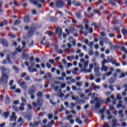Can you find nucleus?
Returning <instances> with one entry per match:
<instances>
[{
	"instance_id": "f704fd0d",
	"label": "nucleus",
	"mask_w": 127,
	"mask_h": 127,
	"mask_svg": "<svg viewBox=\"0 0 127 127\" xmlns=\"http://www.w3.org/2000/svg\"><path fill=\"white\" fill-rule=\"evenodd\" d=\"M121 51L123 52H124L125 54H127V49H126L124 47H122L121 49Z\"/></svg>"
},
{
	"instance_id": "4be33fe9",
	"label": "nucleus",
	"mask_w": 127,
	"mask_h": 127,
	"mask_svg": "<svg viewBox=\"0 0 127 127\" xmlns=\"http://www.w3.org/2000/svg\"><path fill=\"white\" fill-rule=\"evenodd\" d=\"M41 123V121L35 122L34 124H32V123L30 124V127H37V126H39V124Z\"/></svg>"
},
{
	"instance_id": "052dcab7",
	"label": "nucleus",
	"mask_w": 127,
	"mask_h": 127,
	"mask_svg": "<svg viewBox=\"0 0 127 127\" xmlns=\"http://www.w3.org/2000/svg\"><path fill=\"white\" fill-rule=\"evenodd\" d=\"M53 125H54V121H52L50 123H49L48 126L49 127H51V126H53Z\"/></svg>"
},
{
	"instance_id": "0e129e2a",
	"label": "nucleus",
	"mask_w": 127,
	"mask_h": 127,
	"mask_svg": "<svg viewBox=\"0 0 127 127\" xmlns=\"http://www.w3.org/2000/svg\"><path fill=\"white\" fill-rule=\"evenodd\" d=\"M88 45H89V47H93V46L94 45V43L93 42H90L88 44Z\"/></svg>"
},
{
	"instance_id": "ddd939ff",
	"label": "nucleus",
	"mask_w": 127,
	"mask_h": 127,
	"mask_svg": "<svg viewBox=\"0 0 127 127\" xmlns=\"http://www.w3.org/2000/svg\"><path fill=\"white\" fill-rule=\"evenodd\" d=\"M55 5L58 6V7H63L64 5V1L63 0L57 1L55 3Z\"/></svg>"
},
{
	"instance_id": "338daca9",
	"label": "nucleus",
	"mask_w": 127,
	"mask_h": 127,
	"mask_svg": "<svg viewBox=\"0 0 127 127\" xmlns=\"http://www.w3.org/2000/svg\"><path fill=\"white\" fill-rule=\"evenodd\" d=\"M26 81H29L30 80V76H27L25 78Z\"/></svg>"
},
{
	"instance_id": "774afa93",
	"label": "nucleus",
	"mask_w": 127,
	"mask_h": 127,
	"mask_svg": "<svg viewBox=\"0 0 127 127\" xmlns=\"http://www.w3.org/2000/svg\"><path fill=\"white\" fill-rule=\"evenodd\" d=\"M95 82L96 83H100L101 82V78H97L96 80H95Z\"/></svg>"
},
{
	"instance_id": "dca6fc26",
	"label": "nucleus",
	"mask_w": 127,
	"mask_h": 127,
	"mask_svg": "<svg viewBox=\"0 0 127 127\" xmlns=\"http://www.w3.org/2000/svg\"><path fill=\"white\" fill-rule=\"evenodd\" d=\"M85 27L86 30L89 32V33H93V28L92 27H89V25L88 24H85Z\"/></svg>"
},
{
	"instance_id": "69168bd1",
	"label": "nucleus",
	"mask_w": 127,
	"mask_h": 127,
	"mask_svg": "<svg viewBox=\"0 0 127 127\" xmlns=\"http://www.w3.org/2000/svg\"><path fill=\"white\" fill-rule=\"evenodd\" d=\"M35 62H36V63H39L40 62V59H39V58H36L35 59Z\"/></svg>"
},
{
	"instance_id": "bf43d9fd",
	"label": "nucleus",
	"mask_w": 127,
	"mask_h": 127,
	"mask_svg": "<svg viewBox=\"0 0 127 127\" xmlns=\"http://www.w3.org/2000/svg\"><path fill=\"white\" fill-rule=\"evenodd\" d=\"M34 33V31L33 29H31L30 31L29 32V34L32 35Z\"/></svg>"
},
{
	"instance_id": "9b49d317",
	"label": "nucleus",
	"mask_w": 127,
	"mask_h": 127,
	"mask_svg": "<svg viewBox=\"0 0 127 127\" xmlns=\"http://www.w3.org/2000/svg\"><path fill=\"white\" fill-rule=\"evenodd\" d=\"M17 83L22 89L25 90L27 88V86L25 84V82L24 81H20V80H17Z\"/></svg>"
},
{
	"instance_id": "f257e3e1",
	"label": "nucleus",
	"mask_w": 127,
	"mask_h": 127,
	"mask_svg": "<svg viewBox=\"0 0 127 127\" xmlns=\"http://www.w3.org/2000/svg\"><path fill=\"white\" fill-rule=\"evenodd\" d=\"M80 62L81 63L79 64V68H81V72H83L84 73H91L92 72V70H93V68H94V65L93 64H89V68L87 69V67H88V65H89V61H85V59H80ZM84 66V67L83 68V65Z\"/></svg>"
},
{
	"instance_id": "6e6d98bb",
	"label": "nucleus",
	"mask_w": 127,
	"mask_h": 127,
	"mask_svg": "<svg viewBox=\"0 0 127 127\" xmlns=\"http://www.w3.org/2000/svg\"><path fill=\"white\" fill-rule=\"evenodd\" d=\"M109 89H110L111 91H114V85H110L109 86Z\"/></svg>"
},
{
	"instance_id": "7c9ffc66",
	"label": "nucleus",
	"mask_w": 127,
	"mask_h": 127,
	"mask_svg": "<svg viewBox=\"0 0 127 127\" xmlns=\"http://www.w3.org/2000/svg\"><path fill=\"white\" fill-rule=\"evenodd\" d=\"M28 58H29V55L28 54H24L23 55V59L26 60L27 59H28Z\"/></svg>"
},
{
	"instance_id": "c756f323",
	"label": "nucleus",
	"mask_w": 127,
	"mask_h": 127,
	"mask_svg": "<svg viewBox=\"0 0 127 127\" xmlns=\"http://www.w3.org/2000/svg\"><path fill=\"white\" fill-rule=\"evenodd\" d=\"M28 71L29 72H30V73H32L33 72H36L37 69L36 68H31V67H29L28 68Z\"/></svg>"
},
{
	"instance_id": "864d4df0",
	"label": "nucleus",
	"mask_w": 127,
	"mask_h": 127,
	"mask_svg": "<svg viewBox=\"0 0 127 127\" xmlns=\"http://www.w3.org/2000/svg\"><path fill=\"white\" fill-rule=\"evenodd\" d=\"M73 118V116L69 115L67 118L66 119L67 121H70Z\"/></svg>"
},
{
	"instance_id": "ea45409f",
	"label": "nucleus",
	"mask_w": 127,
	"mask_h": 127,
	"mask_svg": "<svg viewBox=\"0 0 127 127\" xmlns=\"http://www.w3.org/2000/svg\"><path fill=\"white\" fill-rule=\"evenodd\" d=\"M8 116H9V113H8V112L4 113V117L5 119H7V118H8Z\"/></svg>"
},
{
	"instance_id": "2eb2a0df",
	"label": "nucleus",
	"mask_w": 127,
	"mask_h": 127,
	"mask_svg": "<svg viewBox=\"0 0 127 127\" xmlns=\"http://www.w3.org/2000/svg\"><path fill=\"white\" fill-rule=\"evenodd\" d=\"M17 117L15 116L14 112L12 113V116L10 117V122H15L16 121Z\"/></svg>"
},
{
	"instance_id": "09e8293b",
	"label": "nucleus",
	"mask_w": 127,
	"mask_h": 127,
	"mask_svg": "<svg viewBox=\"0 0 127 127\" xmlns=\"http://www.w3.org/2000/svg\"><path fill=\"white\" fill-rule=\"evenodd\" d=\"M58 13H59V14H60V17H62L64 16V14H63V13H62V12H61L60 11H58Z\"/></svg>"
},
{
	"instance_id": "a211bd4d",
	"label": "nucleus",
	"mask_w": 127,
	"mask_h": 127,
	"mask_svg": "<svg viewBox=\"0 0 127 127\" xmlns=\"http://www.w3.org/2000/svg\"><path fill=\"white\" fill-rule=\"evenodd\" d=\"M91 87H93V90H94V91H97V90H99L101 88V87L96 85L94 83L91 84Z\"/></svg>"
},
{
	"instance_id": "f8f14e48",
	"label": "nucleus",
	"mask_w": 127,
	"mask_h": 127,
	"mask_svg": "<svg viewBox=\"0 0 127 127\" xmlns=\"http://www.w3.org/2000/svg\"><path fill=\"white\" fill-rule=\"evenodd\" d=\"M40 104H42V101L38 100L37 103L34 102L33 103V105L35 108H36L37 111H39L40 110V106H41Z\"/></svg>"
},
{
	"instance_id": "aec40b11",
	"label": "nucleus",
	"mask_w": 127,
	"mask_h": 127,
	"mask_svg": "<svg viewBox=\"0 0 127 127\" xmlns=\"http://www.w3.org/2000/svg\"><path fill=\"white\" fill-rule=\"evenodd\" d=\"M72 3L73 5H75V6H80L81 5V3L76 0H74Z\"/></svg>"
},
{
	"instance_id": "4c0bfd02",
	"label": "nucleus",
	"mask_w": 127,
	"mask_h": 127,
	"mask_svg": "<svg viewBox=\"0 0 127 127\" xmlns=\"http://www.w3.org/2000/svg\"><path fill=\"white\" fill-rule=\"evenodd\" d=\"M122 33H123V35H124L125 36H127V30L123 29L122 30Z\"/></svg>"
},
{
	"instance_id": "bb28decb",
	"label": "nucleus",
	"mask_w": 127,
	"mask_h": 127,
	"mask_svg": "<svg viewBox=\"0 0 127 127\" xmlns=\"http://www.w3.org/2000/svg\"><path fill=\"white\" fill-rule=\"evenodd\" d=\"M108 66H106L104 65H102L101 70L104 71V72H107L108 71Z\"/></svg>"
},
{
	"instance_id": "a878e982",
	"label": "nucleus",
	"mask_w": 127,
	"mask_h": 127,
	"mask_svg": "<svg viewBox=\"0 0 127 127\" xmlns=\"http://www.w3.org/2000/svg\"><path fill=\"white\" fill-rule=\"evenodd\" d=\"M122 104H123V101L119 100L118 101V104L117 106V108L119 109V108H122V107L123 106V105Z\"/></svg>"
},
{
	"instance_id": "603ef678",
	"label": "nucleus",
	"mask_w": 127,
	"mask_h": 127,
	"mask_svg": "<svg viewBox=\"0 0 127 127\" xmlns=\"http://www.w3.org/2000/svg\"><path fill=\"white\" fill-rule=\"evenodd\" d=\"M12 109H13V110H14V111H15V112H17V111H18L17 107H16V106H13Z\"/></svg>"
},
{
	"instance_id": "5701e85b",
	"label": "nucleus",
	"mask_w": 127,
	"mask_h": 127,
	"mask_svg": "<svg viewBox=\"0 0 127 127\" xmlns=\"http://www.w3.org/2000/svg\"><path fill=\"white\" fill-rule=\"evenodd\" d=\"M92 91V88H89L88 89L85 90V93L86 94H88V97H90V96H91V93Z\"/></svg>"
},
{
	"instance_id": "412c9836",
	"label": "nucleus",
	"mask_w": 127,
	"mask_h": 127,
	"mask_svg": "<svg viewBox=\"0 0 127 127\" xmlns=\"http://www.w3.org/2000/svg\"><path fill=\"white\" fill-rule=\"evenodd\" d=\"M69 95L71 96V98L72 99V100H73V101H76V100H78V99H79V97H75L73 95V92H71L69 93Z\"/></svg>"
},
{
	"instance_id": "20e7f679",
	"label": "nucleus",
	"mask_w": 127,
	"mask_h": 127,
	"mask_svg": "<svg viewBox=\"0 0 127 127\" xmlns=\"http://www.w3.org/2000/svg\"><path fill=\"white\" fill-rule=\"evenodd\" d=\"M0 71L2 73V76L0 79V84H7L8 76H6L5 74L6 73L9 72V69L5 68L4 67H1L0 68Z\"/></svg>"
},
{
	"instance_id": "79ce46f5",
	"label": "nucleus",
	"mask_w": 127,
	"mask_h": 127,
	"mask_svg": "<svg viewBox=\"0 0 127 127\" xmlns=\"http://www.w3.org/2000/svg\"><path fill=\"white\" fill-rule=\"evenodd\" d=\"M115 78H113V77H111L110 79H109V82H110L111 84H113V83L115 82Z\"/></svg>"
},
{
	"instance_id": "8fccbe9b",
	"label": "nucleus",
	"mask_w": 127,
	"mask_h": 127,
	"mask_svg": "<svg viewBox=\"0 0 127 127\" xmlns=\"http://www.w3.org/2000/svg\"><path fill=\"white\" fill-rule=\"evenodd\" d=\"M105 75H106L107 77H109L112 75V72L109 71L105 73Z\"/></svg>"
},
{
	"instance_id": "cd10ccee",
	"label": "nucleus",
	"mask_w": 127,
	"mask_h": 127,
	"mask_svg": "<svg viewBox=\"0 0 127 127\" xmlns=\"http://www.w3.org/2000/svg\"><path fill=\"white\" fill-rule=\"evenodd\" d=\"M107 59L108 61L106 60H103V62H102V65H105L106 63H109V62H111V61H112V60L109 59V58H107Z\"/></svg>"
},
{
	"instance_id": "13d9d810",
	"label": "nucleus",
	"mask_w": 127,
	"mask_h": 127,
	"mask_svg": "<svg viewBox=\"0 0 127 127\" xmlns=\"http://www.w3.org/2000/svg\"><path fill=\"white\" fill-rule=\"evenodd\" d=\"M106 76H107V75L105 73L103 74V75H102V80H103V81H105V80H106Z\"/></svg>"
},
{
	"instance_id": "a19ab883",
	"label": "nucleus",
	"mask_w": 127,
	"mask_h": 127,
	"mask_svg": "<svg viewBox=\"0 0 127 127\" xmlns=\"http://www.w3.org/2000/svg\"><path fill=\"white\" fill-rule=\"evenodd\" d=\"M71 0H66L67 4L68 6H70V5L72 4V2H71Z\"/></svg>"
},
{
	"instance_id": "473e14b6",
	"label": "nucleus",
	"mask_w": 127,
	"mask_h": 127,
	"mask_svg": "<svg viewBox=\"0 0 127 127\" xmlns=\"http://www.w3.org/2000/svg\"><path fill=\"white\" fill-rule=\"evenodd\" d=\"M111 99H112L113 101L112 102V104L116 105V104H117V102H116V100H115V96L114 95H112L111 96Z\"/></svg>"
},
{
	"instance_id": "393cba45",
	"label": "nucleus",
	"mask_w": 127,
	"mask_h": 127,
	"mask_svg": "<svg viewBox=\"0 0 127 127\" xmlns=\"http://www.w3.org/2000/svg\"><path fill=\"white\" fill-rule=\"evenodd\" d=\"M1 43L2 44V45H4V46H8V43H7V42L5 40H1Z\"/></svg>"
},
{
	"instance_id": "a18cd8bd",
	"label": "nucleus",
	"mask_w": 127,
	"mask_h": 127,
	"mask_svg": "<svg viewBox=\"0 0 127 127\" xmlns=\"http://www.w3.org/2000/svg\"><path fill=\"white\" fill-rule=\"evenodd\" d=\"M76 122L78 124V125H81V124H82V121L81 120H80V119H79V118H77L76 119Z\"/></svg>"
},
{
	"instance_id": "0eeeda50",
	"label": "nucleus",
	"mask_w": 127,
	"mask_h": 127,
	"mask_svg": "<svg viewBox=\"0 0 127 127\" xmlns=\"http://www.w3.org/2000/svg\"><path fill=\"white\" fill-rule=\"evenodd\" d=\"M30 2L34 4V5H37L38 7L40 8L41 7V4L38 3V1H41L42 3L44 2V0H37V1H35L34 0H29Z\"/></svg>"
},
{
	"instance_id": "423d86ee",
	"label": "nucleus",
	"mask_w": 127,
	"mask_h": 127,
	"mask_svg": "<svg viewBox=\"0 0 127 127\" xmlns=\"http://www.w3.org/2000/svg\"><path fill=\"white\" fill-rule=\"evenodd\" d=\"M94 72H95V77H99V76H101V72L99 71L100 70V67H99V64L97 63H94Z\"/></svg>"
},
{
	"instance_id": "e433bc0d",
	"label": "nucleus",
	"mask_w": 127,
	"mask_h": 127,
	"mask_svg": "<svg viewBox=\"0 0 127 127\" xmlns=\"http://www.w3.org/2000/svg\"><path fill=\"white\" fill-rule=\"evenodd\" d=\"M109 3H111L112 5H116V3H115V2H116V0H109Z\"/></svg>"
},
{
	"instance_id": "72a5a7b5",
	"label": "nucleus",
	"mask_w": 127,
	"mask_h": 127,
	"mask_svg": "<svg viewBox=\"0 0 127 127\" xmlns=\"http://www.w3.org/2000/svg\"><path fill=\"white\" fill-rule=\"evenodd\" d=\"M24 103H22L19 108V111H24Z\"/></svg>"
},
{
	"instance_id": "c85d7f7f",
	"label": "nucleus",
	"mask_w": 127,
	"mask_h": 127,
	"mask_svg": "<svg viewBox=\"0 0 127 127\" xmlns=\"http://www.w3.org/2000/svg\"><path fill=\"white\" fill-rule=\"evenodd\" d=\"M24 22H28L29 21V16L26 15L24 18Z\"/></svg>"
},
{
	"instance_id": "4468645a",
	"label": "nucleus",
	"mask_w": 127,
	"mask_h": 127,
	"mask_svg": "<svg viewBox=\"0 0 127 127\" xmlns=\"http://www.w3.org/2000/svg\"><path fill=\"white\" fill-rule=\"evenodd\" d=\"M34 93H35V90L33 89V88H31L29 91V94L31 95V99L32 100H33L35 98L34 95H34Z\"/></svg>"
},
{
	"instance_id": "4d7b16f0",
	"label": "nucleus",
	"mask_w": 127,
	"mask_h": 127,
	"mask_svg": "<svg viewBox=\"0 0 127 127\" xmlns=\"http://www.w3.org/2000/svg\"><path fill=\"white\" fill-rule=\"evenodd\" d=\"M109 109H110V111H113V110H114L115 109V107H114V106H113V105H110Z\"/></svg>"
},
{
	"instance_id": "7ed1b4c3",
	"label": "nucleus",
	"mask_w": 127,
	"mask_h": 127,
	"mask_svg": "<svg viewBox=\"0 0 127 127\" xmlns=\"http://www.w3.org/2000/svg\"><path fill=\"white\" fill-rule=\"evenodd\" d=\"M106 114L107 115V119L108 120H112V123H105L103 127H110V126H112V127H117L119 125L118 124V121L117 119L115 118V117H113L111 113H110V111L108 110L106 112Z\"/></svg>"
},
{
	"instance_id": "2f4dec72",
	"label": "nucleus",
	"mask_w": 127,
	"mask_h": 127,
	"mask_svg": "<svg viewBox=\"0 0 127 127\" xmlns=\"http://www.w3.org/2000/svg\"><path fill=\"white\" fill-rule=\"evenodd\" d=\"M67 47L68 49H66L65 50V52H69V49H70L72 47V45L70 44L67 43Z\"/></svg>"
},
{
	"instance_id": "1a4fd4ad",
	"label": "nucleus",
	"mask_w": 127,
	"mask_h": 127,
	"mask_svg": "<svg viewBox=\"0 0 127 127\" xmlns=\"http://www.w3.org/2000/svg\"><path fill=\"white\" fill-rule=\"evenodd\" d=\"M65 31L67 35H69L70 33H73V32H75V31H78V30L75 29V28H74L73 26H70L69 27L68 30L66 29L65 30Z\"/></svg>"
},
{
	"instance_id": "49530a36",
	"label": "nucleus",
	"mask_w": 127,
	"mask_h": 127,
	"mask_svg": "<svg viewBox=\"0 0 127 127\" xmlns=\"http://www.w3.org/2000/svg\"><path fill=\"white\" fill-rule=\"evenodd\" d=\"M9 98L7 96L5 99V104H9Z\"/></svg>"
},
{
	"instance_id": "f03ea898",
	"label": "nucleus",
	"mask_w": 127,
	"mask_h": 127,
	"mask_svg": "<svg viewBox=\"0 0 127 127\" xmlns=\"http://www.w3.org/2000/svg\"><path fill=\"white\" fill-rule=\"evenodd\" d=\"M19 47H20V46H19L18 48L16 49V51L18 52H21V49ZM16 51L12 54L9 53L7 56L6 59L2 62V64H12L15 60L13 57L14 55H16Z\"/></svg>"
},
{
	"instance_id": "6ab92c4d",
	"label": "nucleus",
	"mask_w": 127,
	"mask_h": 127,
	"mask_svg": "<svg viewBox=\"0 0 127 127\" xmlns=\"http://www.w3.org/2000/svg\"><path fill=\"white\" fill-rule=\"evenodd\" d=\"M51 87L53 89H54L55 92H61V89H59V86H54V84H51Z\"/></svg>"
},
{
	"instance_id": "6e6552de",
	"label": "nucleus",
	"mask_w": 127,
	"mask_h": 127,
	"mask_svg": "<svg viewBox=\"0 0 127 127\" xmlns=\"http://www.w3.org/2000/svg\"><path fill=\"white\" fill-rule=\"evenodd\" d=\"M29 64L30 66H31V67H33V66L35 65V63L34 62V57H31L30 58L29 63L28 62H25V65L26 66H29Z\"/></svg>"
},
{
	"instance_id": "39448f33",
	"label": "nucleus",
	"mask_w": 127,
	"mask_h": 127,
	"mask_svg": "<svg viewBox=\"0 0 127 127\" xmlns=\"http://www.w3.org/2000/svg\"><path fill=\"white\" fill-rule=\"evenodd\" d=\"M98 96H99L98 94L96 95V97L94 99V101H91L90 104H95V102H96V103L95 104V107L97 109H99V108H100V103H101V99L99 97H97Z\"/></svg>"
},
{
	"instance_id": "58836bf2",
	"label": "nucleus",
	"mask_w": 127,
	"mask_h": 127,
	"mask_svg": "<svg viewBox=\"0 0 127 127\" xmlns=\"http://www.w3.org/2000/svg\"><path fill=\"white\" fill-rule=\"evenodd\" d=\"M105 111H106V107H104L103 109L100 110L99 113L100 114H101V115H103Z\"/></svg>"
},
{
	"instance_id": "f3484780",
	"label": "nucleus",
	"mask_w": 127,
	"mask_h": 127,
	"mask_svg": "<svg viewBox=\"0 0 127 127\" xmlns=\"http://www.w3.org/2000/svg\"><path fill=\"white\" fill-rule=\"evenodd\" d=\"M69 42L72 43V45H73V46H75V45H76V40H74V38H73V37H69Z\"/></svg>"
},
{
	"instance_id": "3c124183",
	"label": "nucleus",
	"mask_w": 127,
	"mask_h": 127,
	"mask_svg": "<svg viewBox=\"0 0 127 127\" xmlns=\"http://www.w3.org/2000/svg\"><path fill=\"white\" fill-rule=\"evenodd\" d=\"M15 126H16V123H10L9 125V127H15Z\"/></svg>"
},
{
	"instance_id": "e2e57ef3",
	"label": "nucleus",
	"mask_w": 127,
	"mask_h": 127,
	"mask_svg": "<svg viewBox=\"0 0 127 127\" xmlns=\"http://www.w3.org/2000/svg\"><path fill=\"white\" fill-rule=\"evenodd\" d=\"M46 66L47 67V68H51V64H50L48 63H46Z\"/></svg>"
},
{
	"instance_id": "c03bdc74",
	"label": "nucleus",
	"mask_w": 127,
	"mask_h": 127,
	"mask_svg": "<svg viewBox=\"0 0 127 127\" xmlns=\"http://www.w3.org/2000/svg\"><path fill=\"white\" fill-rule=\"evenodd\" d=\"M125 73L122 72L120 74V75L119 76V78H125Z\"/></svg>"
},
{
	"instance_id": "c9c22d12",
	"label": "nucleus",
	"mask_w": 127,
	"mask_h": 127,
	"mask_svg": "<svg viewBox=\"0 0 127 127\" xmlns=\"http://www.w3.org/2000/svg\"><path fill=\"white\" fill-rule=\"evenodd\" d=\"M14 25H18V24H20V20H16L14 23Z\"/></svg>"
},
{
	"instance_id": "5fc2aeb1",
	"label": "nucleus",
	"mask_w": 127,
	"mask_h": 127,
	"mask_svg": "<svg viewBox=\"0 0 127 127\" xmlns=\"http://www.w3.org/2000/svg\"><path fill=\"white\" fill-rule=\"evenodd\" d=\"M37 97H42V93L39 92L37 94Z\"/></svg>"
},
{
	"instance_id": "680f3d73",
	"label": "nucleus",
	"mask_w": 127,
	"mask_h": 127,
	"mask_svg": "<svg viewBox=\"0 0 127 127\" xmlns=\"http://www.w3.org/2000/svg\"><path fill=\"white\" fill-rule=\"evenodd\" d=\"M22 49H24V48H25V47H26V44H25V42H23L22 43Z\"/></svg>"
},
{
	"instance_id": "37998d69",
	"label": "nucleus",
	"mask_w": 127,
	"mask_h": 127,
	"mask_svg": "<svg viewBox=\"0 0 127 127\" xmlns=\"http://www.w3.org/2000/svg\"><path fill=\"white\" fill-rule=\"evenodd\" d=\"M117 99L119 100V101H121L122 100V96H121V94H117Z\"/></svg>"
},
{
	"instance_id": "9d476101",
	"label": "nucleus",
	"mask_w": 127,
	"mask_h": 127,
	"mask_svg": "<svg viewBox=\"0 0 127 127\" xmlns=\"http://www.w3.org/2000/svg\"><path fill=\"white\" fill-rule=\"evenodd\" d=\"M56 31L60 38H61L62 36L63 37V38H66V35L65 34V33L62 34V29H61V28H57Z\"/></svg>"
},
{
	"instance_id": "de8ad7c7",
	"label": "nucleus",
	"mask_w": 127,
	"mask_h": 127,
	"mask_svg": "<svg viewBox=\"0 0 127 127\" xmlns=\"http://www.w3.org/2000/svg\"><path fill=\"white\" fill-rule=\"evenodd\" d=\"M95 79V77H94V75H93V74H90V77H89V80H90V81H93V80H94Z\"/></svg>"
},
{
	"instance_id": "b1692460",
	"label": "nucleus",
	"mask_w": 127,
	"mask_h": 127,
	"mask_svg": "<svg viewBox=\"0 0 127 127\" xmlns=\"http://www.w3.org/2000/svg\"><path fill=\"white\" fill-rule=\"evenodd\" d=\"M75 16L79 19L82 18V15H81V12H77L75 13Z\"/></svg>"
}]
</instances>
